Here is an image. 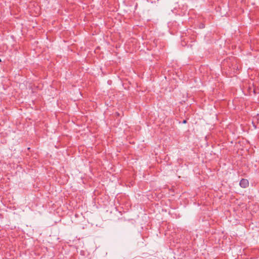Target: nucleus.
<instances>
[{
    "label": "nucleus",
    "mask_w": 259,
    "mask_h": 259,
    "mask_svg": "<svg viewBox=\"0 0 259 259\" xmlns=\"http://www.w3.org/2000/svg\"><path fill=\"white\" fill-rule=\"evenodd\" d=\"M239 185L243 188H246L249 186V182L247 179H242L240 182Z\"/></svg>",
    "instance_id": "nucleus-1"
},
{
    "label": "nucleus",
    "mask_w": 259,
    "mask_h": 259,
    "mask_svg": "<svg viewBox=\"0 0 259 259\" xmlns=\"http://www.w3.org/2000/svg\"><path fill=\"white\" fill-rule=\"evenodd\" d=\"M254 93H258L259 92L258 91V89H254Z\"/></svg>",
    "instance_id": "nucleus-2"
},
{
    "label": "nucleus",
    "mask_w": 259,
    "mask_h": 259,
    "mask_svg": "<svg viewBox=\"0 0 259 259\" xmlns=\"http://www.w3.org/2000/svg\"><path fill=\"white\" fill-rule=\"evenodd\" d=\"M201 28H204V25L203 24H201L200 26Z\"/></svg>",
    "instance_id": "nucleus-3"
},
{
    "label": "nucleus",
    "mask_w": 259,
    "mask_h": 259,
    "mask_svg": "<svg viewBox=\"0 0 259 259\" xmlns=\"http://www.w3.org/2000/svg\"><path fill=\"white\" fill-rule=\"evenodd\" d=\"M186 122H187L186 120H184L183 121V123H186Z\"/></svg>",
    "instance_id": "nucleus-4"
},
{
    "label": "nucleus",
    "mask_w": 259,
    "mask_h": 259,
    "mask_svg": "<svg viewBox=\"0 0 259 259\" xmlns=\"http://www.w3.org/2000/svg\"><path fill=\"white\" fill-rule=\"evenodd\" d=\"M116 114H117V116H119V113H116Z\"/></svg>",
    "instance_id": "nucleus-5"
},
{
    "label": "nucleus",
    "mask_w": 259,
    "mask_h": 259,
    "mask_svg": "<svg viewBox=\"0 0 259 259\" xmlns=\"http://www.w3.org/2000/svg\"><path fill=\"white\" fill-rule=\"evenodd\" d=\"M2 62V60H1V59L0 58V62Z\"/></svg>",
    "instance_id": "nucleus-6"
}]
</instances>
